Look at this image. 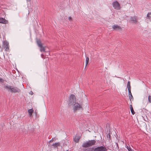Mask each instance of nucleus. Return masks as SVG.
Returning <instances> with one entry per match:
<instances>
[{"label":"nucleus","mask_w":151,"mask_h":151,"mask_svg":"<svg viewBox=\"0 0 151 151\" xmlns=\"http://www.w3.org/2000/svg\"><path fill=\"white\" fill-rule=\"evenodd\" d=\"M68 19H71V17H69Z\"/></svg>","instance_id":"27"},{"label":"nucleus","mask_w":151,"mask_h":151,"mask_svg":"<svg viewBox=\"0 0 151 151\" xmlns=\"http://www.w3.org/2000/svg\"><path fill=\"white\" fill-rule=\"evenodd\" d=\"M104 146H101L98 147L94 148L93 150V151H102Z\"/></svg>","instance_id":"8"},{"label":"nucleus","mask_w":151,"mask_h":151,"mask_svg":"<svg viewBox=\"0 0 151 151\" xmlns=\"http://www.w3.org/2000/svg\"><path fill=\"white\" fill-rule=\"evenodd\" d=\"M129 22L131 23H136L137 21V19H131Z\"/></svg>","instance_id":"18"},{"label":"nucleus","mask_w":151,"mask_h":151,"mask_svg":"<svg viewBox=\"0 0 151 151\" xmlns=\"http://www.w3.org/2000/svg\"><path fill=\"white\" fill-rule=\"evenodd\" d=\"M53 141H54L53 139V138H52L51 140H50V141L49 142H52Z\"/></svg>","instance_id":"25"},{"label":"nucleus","mask_w":151,"mask_h":151,"mask_svg":"<svg viewBox=\"0 0 151 151\" xmlns=\"http://www.w3.org/2000/svg\"><path fill=\"white\" fill-rule=\"evenodd\" d=\"M96 141L94 140H91L83 142L82 146L83 147L86 148L91 146L95 145Z\"/></svg>","instance_id":"2"},{"label":"nucleus","mask_w":151,"mask_h":151,"mask_svg":"<svg viewBox=\"0 0 151 151\" xmlns=\"http://www.w3.org/2000/svg\"><path fill=\"white\" fill-rule=\"evenodd\" d=\"M148 101L149 103H151V96H149L148 97Z\"/></svg>","instance_id":"21"},{"label":"nucleus","mask_w":151,"mask_h":151,"mask_svg":"<svg viewBox=\"0 0 151 151\" xmlns=\"http://www.w3.org/2000/svg\"><path fill=\"white\" fill-rule=\"evenodd\" d=\"M34 111V110L32 109H29L28 111V112L29 113V114L30 116L31 117L32 115V114Z\"/></svg>","instance_id":"11"},{"label":"nucleus","mask_w":151,"mask_h":151,"mask_svg":"<svg viewBox=\"0 0 151 151\" xmlns=\"http://www.w3.org/2000/svg\"><path fill=\"white\" fill-rule=\"evenodd\" d=\"M40 48V51L41 52H44L45 51V47L42 46L41 47H39Z\"/></svg>","instance_id":"15"},{"label":"nucleus","mask_w":151,"mask_h":151,"mask_svg":"<svg viewBox=\"0 0 151 151\" xmlns=\"http://www.w3.org/2000/svg\"><path fill=\"white\" fill-rule=\"evenodd\" d=\"M0 19H4L3 18L1 17V18H0Z\"/></svg>","instance_id":"28"},{"label":"nucleus","mask_w":151,"mask_h":151,"mask_svg":"<svg viewBox=\"0 0 151 151\" xmlns=\"http://www.w3.org/2000/svg\"><path fill=\"white\" fill-rule=\"evenodd\" d=\"M89 58L88 57L86 58V66L87 65L88 62L89 61Z\"/></svg>","instance_id":"19"},{"label":"nucleus","mask_w":151,"mask_h":151,"mask_svg":"<svg viewBox=\"0 0 151 151\" xmlns=\"http://www.w3.org/2000/svg\"><path fill=\"white\" fill-rule=\"evenodd\" d=\"M126 147L127 149L128 150L129 148H131L130 146H128L127 145L126 146Z\"/></svg>","instance_id":"24"},{"label":"nucleus","mask_w":151,"mask_h":151,"mask_svg":"<svg viewBox=\"0 0 151 151\" xmlns=\"http://www.w3.org/2000/svg\"><path fill=\"white\" fill-rule=\"evenodd\" d=\"M80 138V137L79 136L76 135L75 137H74V140L75 142L76 143H78V142Z\"/></svg>","instance_id":"9"},{"label":"nucleus","mask_w":151,"mask_h":151,"mask_svg":"<svg viewBox=\"0 0 151 151\" xmlns=\"http://www.w3.org/2000/svg\"><path fill=\"white\" fill-rule=\"evenodd\" d=\"M37 43L39 47L40 46L41 47L42 46V44L40 40H37Z\"/></svg>","instance_id":"13"},{"label":"nucleus","mask_w":151,"mask_h":151,"mask_svg":"<svg viewBox=\"0 0 151 151\" xmlns=\"http://www.w3.org/2000/svg\"><path fill=\"white\" fill-rule=\"evenodd\" d=\"M74 111L75 112L82 108V106L77 102L72 106Z\"/></svg>","instance_id":"4"},{"label":"nucleus","mask_w":151,"mask_h":151,"mask_svg":"<svg viewBox=\"0 0 151 151\" xmlns=\"http://www.w3.org/2000/svg\"><path fill=\"white\" fill-rule=\"evenodd\" d=\"M41 55V56H42V54Z\"/></svg>","instance_id":"29"},{"label":"nucleus","mask_w":151,"mask_h":151,"mask_svg":"<svg viewBox=\"0 0 151 151\" xmlns=\"http://www.w3.org/2000/svg\"><path fill=\"white\" fill-rule=\"evenodd\" d=\"M66 151H68V150H67Z\"/></svg>","instance_id":"30"},{"label":"nucleus","mask_w":151,"mask_h":151,"mask_svg":"<svg viewBox=\"0 0 151 151\" xmlns=\"http://www.w3.org/2000/svg\"><path fill=\"white\" fill-rule=\"evenodd\" d=\"M60 144L59 142L55 143L52 144V145L54 147H57L58 146H60Z\"/></svg>","instance_id":"14"},{"label":"nucleus","mask_w":151,"mask_h":151,"mask_svg":"<svg viewBox=\"0 0 151 151\" xmlns=\"http://www.w3.org/2000/svg\"><path fill=\"white\" fill-rule=\"evenodd\" d=\"M128 150L129 151H134L131 148H129V149H128Z\"/></svg>","instance_id":"23"},{"label":"nucleus","mask_w":151,"mask_h":151,"mask_svg":"<svg viewBox=\"0 0 151 151\" xmlns=\"http://www.w3.org/2000/svg\"><path fill=\"white\" fill-rule=\"evenodd\" d=\"M127 88H128V90H131V86L130 85V82L129 81H128L127 84Z\"/></svg>","instance_id":"17"},{"label":"nucleus","mask_w":151,"mask_h":151,"mask_svg":"<svg viewBox=\"0 0 151 151\" xmlns=\"http://www.w3.org/2000/svg\"><path fill=\"white\" fill-rule=\"evenodd\" d=\"M130 109L132 113V114H135V112L134 111L132 105H130Z\"/></svg>","instance_id":"16"},{"label":"nucleus","mask_w":151,"mask_h":151,"mask_svg":"<svg viewBox=\"0 0 151 151\" xmlns=\"http://www.w3.org/2000/svg\"><path fill=\"white\" fill-rule=\"evenodd\" d=\"M147 16L149 19L151 18V12L148 13L147 15Z\"/></svg>","instance_id":"20"},{"label":"nucleus","mask_w":151,"mask_h":151,"mask_svg":"<svg viewBox=\"0 0 151 151\" xmlns=\"http://www.w3.org/2000/svg\"><path fill=\"white\" fill-rule=\"evenodd\" d=\"M4 80L2 78H0V82H3Z\"/></svg>","instance_id":"22"},{"label":"nucleus","mask_w":151,"mask_h":151,"mask_svg":"<svg viewBox=\"0 0 151 151\" xmlns=\"http://www.w3.org/2000/svg\"><path fill=\"white\" fill-rule=\"evenodd\" d=\"M29 94H31V95H32V94H33V92L32 91H31L29 93Z\"/></svg>","instance_id":"26"},{"label":"nucleus","mask_w":151,"mask_h":151,"mask_svg":"<svg viewBox=\"0 0 151 151\" xmlns=\"http://www.w3.org/2000/svg\"><path fill=\"white\" fill-rule=\"evenodd\" d=\"M8 22L7 20L6 19H0V23L6 24Z\"/></svg>","instance_id":"12"},{"label":"nucleus","mask_w":151,"mask_h":151,"mask_svg":"<svg viewBox=\"0 0 151 151\" xmlns=\"http://www.w3.org/2000/svg\"><path fill=\"white\" fill-rule=\"evenodd\" d=\"M76 102H77L75 96L73 94H71L69 98L68 101V106H72Z\"/></svg>","instance_id":"3"},{"label":"nucleus","mask_w":151,"mask_h":151,"mask_svg":"<svg viewBox=\"0 0 151 151\" xmlns=\"http://www.w3.org/2000/svg\"><path fill=\"white\" fill-rule=\"evenodd\" d=\"M112 28L114 30L116 31H121L122 30V27L117 25H113Z\"/></svg>","instance_id":"6"},{"label":"nucleus","mask_w":151,"mask_h":151,"mask_svg":"<svg viewBox=\"0 0 151 151\" xmlns=\"http://www.w3.org/2000/svg\"><path fill=\"white\" fill-rule=\"evenodd\" d=\"M3 47L5 48V50L8 51L9 50V43L6 41H4L3 43Z\"/></svg>","instance_id":"7"},{"label":"nucleus","mask_w":151,"mask_h":151,"mask_svg":"<svg viewBox=\"0 0 151 151\" xmlns=\"http://www.w3.org/2000/svg\"><path fill=\"white\" fill-rule=\"evenodd\" d=\"M129 91V98L131 100L132 99H133V97L132 95L131 90H128Z\"/></svg>","instance_id":"10"},{"label":"nucleus","mask_w":151,"mask_h":151,"mask_svg":"<svg viewBox=\"0 0 151 151\" xmlns=\"http://www.w3.org/2000/svg\"><path fill=\"white\" fill-rule=\"evenodd\" d=\"M4 88L7 89L8 91L12 93H19L21 91L18 88L9 85H4Z\"/></svg>","instance_id":"1"},{"label":"nucleus","mask_w":151,"mask_h":151,"mask_svg":"<svg viewBox=\"0 0 151 151\" xmlns=\"http://www.w3.org/2000/svg\"><path fill=\"white\" fill-rule=\"evenodd\" d=\"M112 5L115 9L119 10L121 8L120 5L117 1H114L112 3Z\"/></svg>","instance_id":"5"}]
</instances>
